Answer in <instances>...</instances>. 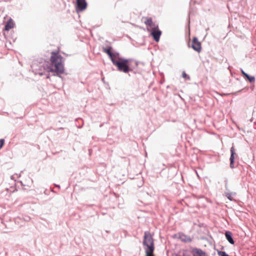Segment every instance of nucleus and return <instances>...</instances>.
<instances>
[{
    "mask_svg": "<svg viewBox=\"0 0 256 256\" xmlns=\"http://www.w3.org/2000/svg\"><path fill=\"white\" fill-rule=\"evenodd\" d=\"M4 144V140L2 138L0 140V149L3 146Z\"/></svg>",
    "mask_w": 256,
    "mask_h": 256,
    "instance_id": "aec40b11",
    "label": "nucleus"
},
{
    "mask_svg": "<svg viewBox=\"0 0 256 256\" xmlns=\"http://www.w3.org/2000/svg\"><path fill=\"white\" fill-rule=\"evenodd\" d=\"M154 248H153L152 250H150V249H146V256H154Z\"/></svg>",
    "mask_w": 256,
    "mask_h": 256,
    "instance_id": "dca6fc26",
    "label": "nucleus"
},
{
    "mask_svg": "<svg viewBox=\"0 0 256 256\" xmlns=\"http://www.w3.org/2000/svg\"><path fill=\"white\" fill-rule=\"evenodd\" d=\"M192 48L196 52H200L201 51L202 47L201 44L198 40V38L196 37L193 38L192 42Z\"/></svg>",
    "mask_w": 256,
    "mask_h": 256,
    "instance_id": "423d86ee",
    "label": "nucleus"
},
{
    "mask_svg": "<svg viewBox=\"0 0 256 256\" xmlns=\"http://www.w3.org/2000/svg\"><path fill=\"white\" fill-rule=\"evenodd\" d=\"M112 48L110 46L108 48H103V51L110 58L113 55V52H112Z\"/></svg>",
    "mask_w": 256,
    "mask_h": 256,
    "instance_id": "ddd939ff",
    "label": "nucleus"
},
{
    "mask_svg": "<svg viewBox=\"0 0 256 256\" xmlns=\"http://www.w3.org/2000/svg\"><path fill=\"white\" fill-rule=\"evenodd\" d=\"M192 252L193 256H208L204 251L196 248H194Z\"/></svg>",
    "mask_w": 256,
    "mask_h": 256,
    "instance_id": "6e6552de",
    "label": "nucleus"
},
{
    "mask_svg": "<svg viewBox=\"0 0 256 256\" xmlns=\"http://www.w3.org/2000/svg\"><path fill=\"white\" fill-rule=\"evenodd\" d=\"M14 26V21L12 18H10L6 23L4 26V30L6 31H8L10 29L12 28Z\"/></svg>",
    "mask_w": 256,
    "mask_h": 256,
    "instance_id": "f8f14e48",
    "label": "nucleus"
},
{
    "mask_svg": "<svg viewBox=\"0 0 256 256\" xmlns=\"http://www.w3.org/2000/svg\"><path fill=\"white\" fill-rule=\"evenodd\" d=\"M224 196L230 200V201H234V196H235L236 195V192H231L230 190L226 191L224 192Z\"/></svg>",
    "mask_w": 256,
    "mask_h": 256,
    "instance_id": "9b49d317",
    "label": "nucleus"
},
{
    "mask_svg": "<svg viewBox=\"0 0 256 256\" xmlns=\"http://www.w3.org/2000/svg\"><path fill=\"white\" fill-rule=\"evenodd\" d=\"M178 238L184 242H190L192 239L189 236L186 235L183 233H178Z\"/></svg>",
    "mask_w": 256,
    "mask_h": 256,
    "instance_id": "1a4fd4ad",
    "label": "nucleus"
},
{
    "mask_svg": "<svg viewBox=\"0 0 256 256\" xmlns=\"http://www.w3.org/2000/svg\"><path fill=\"white\" fill-rule=\"evenodd\" d=\"M110 58L119 72L128 74L130 72L134 71V68L130 64L132 59L120 57V54L118 52H113L112 56Z\"/></svg>",
    "mask_w": 256,
    "mask_h": 256,
    "instance_id": "f257e3e1",
    "label": "nucleus"
},
{
    "mask_svg": "<svg viewBox=\"0 0 256 256\" xmlns=\"http://www.w3.org/2000/svg\"><path fill=\"white\" fill-rule=\"evenodd\" d=\"M182 76L184 78H186L188 80H190V76L188 74H187L184 72H182Z\"/></svg>",
    "mask_w": 256,
    "mask_h": 256,
    "instance_id": "a211bd4d",
    "label": "nucleus"
},
{
    "mask_svg": "<svg viewBox=\"0 0 256 256\" xmlns=\"http://www.w3.org/2000/svg\"><path fill=\"white\" fill-rule=\"evenodd\" d=\"M56 186L58 187L59 188H60V185L56 184Z\"/></svg>",
    "mask_w": 256,
    "mask_h": 256,
    "instance_id": "393cba45",
    "label": "nucleus"
},
{
    "mask_svg": "<svg viewBox=\"0 0 256 256\" xmlns=\"http://www.w3.org/2000/svg\"><path fill=\"white\" fill-rule=\"evenodd\" d=\"M102 126H103V124H100V127H102Z\"/></svg>",
    "mask_w": 256,
    "mask_h": 256,
    "instance_id": "a878e982",
    "label": "nucleus"
},
{
    "mask_svg": "<svg viewBox=\"0 0 256 256\" xmlns=\"http://www.w3.org/2000/svg\"><path fill=\"white\" fill-rule=\"evenodd\" d=\"M180 256H190V255L188 254L186 252H183L182 254Z\"/></svg>",
    "mask_w": 256,
    "mask_h": 256,
    "instance_id": "4be33fe9",
    "label": "nucleus"
},
{
    "mask_svg": "<svg viewBox=\"0 0 256 256\" xmlns=\"http://www.w3.org/2000/svg\"><path fill=\"white\" fill-rule=\"evenodd\" d=\"M138 61H136V66H138Z\"/></svg>",
    "mask_w": 256,
    "mask_h": 256,
    "instance_id": "b1692460",
    "label": "nucleus"
},
{
    "mask_svg": "<svg viewBox=\"0 0 256 256\" xmlns=\"http://www.w3.org/2000/svg\"><path fill=\"white\" fill-rule=\"evenodd\" d=\"M240 71L242 76L244 78L248 74L246 73L242 68L240 69Z\"/></svg>",
    "mask_w": 256,
    "mask_h": 256,
    "instance_id": "412c9836",
    "label": "nucleus"
},
{
    "mask_svg": "<svg viewBox=\"0 0 256 256\" xmlns=\"http://www.w3.org/2000/svg\"><path fill=\"white\" fill-rule=\"evenodd\" d=\"M244 78L249 81L250 83L254 82H255V77L254 76H250L247 74Z\"/></svg>",
    "mask_w": 256,
    "mask_h": 256,
    "instance_id": "2eb2a0df",
    "label": "nucleus"
},
{
    "mask_svg": "<svg viewBox=\"0 0 256 256\" xmlns=\"http://www.w3.org/2000/svg\"><path fill=\"white\" fill-rule=\"evenodd\" d=\"M63 57L58 52H52L50 57L52 68L49 71L55 72L54 76H58L62 74L64 71V65L62 64Z\"/></svg>",
    "mask_w": 256,
    "mask_h": 256,
    "instance_id": "f03ea898",
    "label": "nucleus"
},
{
    "mask_svg": "<svg viewBox=\"0 0 256 256\" xmlns=\"http://www.w3.org/2000/svg\"><path fill=\"white\" fill-rule=\"evenodd\" d=\"M143 244L147 247L146 249L152 250L154 248V240L152 236L148 231L144 232Z\"/></svg>",
    "mask_w": 256,
    "mask_h": 256,
    "instance_id": "7ed1b4c3",
    "label": "nucleus"
},
{
    "mask_svg": "<svg viewBox=\"0 0 256 256\" xmlns=\"http://www.w3.org/2000/svg\"><path fill=\"white\" fill-rule=\"evenodd\" d=\"M146 18V20L144 22V24L149 26L151 28H152V27L154 26V25H157L153 23L152 18Z\"/></svg>",
    "mask_w": 256,
    "mask_h": 256,
    "instance_id": "4468645a",
    "label": "nucleus"
},
{
    "mask_svg": "<svg viewBox=\"0 0 256 256\" xmlns=\"http://www.w3.org/2000/svg\"><path fill=\"white\" fill-rule=\"evenodd\" d=\"M218 256H230L226 252L224 251H218Z\"/></svg>",
    "mask_w": 256,
    "mask_h": 256,
    "instance_id": "f3484780",
    "label": "nucleus"
},
{
    "mask_svg": "<svg viewBox=\"0 0 256 256\" xmlns=\"http://www.w3.org/2000/svg\"><path fill=\"white\" fill-rule=\"evenodd\" d=\"M224 182H225L224 187H225L226 191L230 190L228 189V180L227 179H226L224 180Z\"/></svg>",
    "mask_w": 256,
    "mask_h": 256,
    "instance_id": "6ab92c4d",
    "label": "nucleus"
},
{
    "mask_svg": "<svg viewBox=\"0 0 256 256\" xmlns=\"http://www.w3.org/2000/svg\"><path fill=\"white\" fill-rule=\"evenodd\" d=\"M24 220L26 221V222H28L30 220V218L29 216H26L24 218Z\"/></svg>",
    "mask_w": 256,
    "mask_h": 256,
    "instance_id": "5701e85b",
    "label": "nucleus"
},
{
    "mask_svg": "<svg viewBox=\"0 0 256 256\" xmlns=\"http://www.w3.org/2000/svg\"><path fill=\"white\" fill-rule=\"evenodd\" d=\"M225 236L226 240L232 244H234V241L233 239L232 234L230 231H226L225 232Z\"/></svg>",
    "mask_w": 256,
    "mask_h": 256,
    "instance_id": "9d476101",
    "label": "nucleus"
},
{
    "mask_svg": "<svg viewBox=\"0 0 256 256\" xmlns=\"http://www.w3.org/2000/svg\"><path fill=\"white\" fill-rule=\"evenodd\" d=\"M230 167L232 168H234L236 167V166L234 165V158L235 156H236V154L235 152V149L234 146H232L230 148Z\"/></svg>",
    "mask_w": 256,
    "mask_h": 256,
    "instance_id": "0eeeda50",
    "label": "nucleus"
},
{
    "mask_svg": "<svg viewBox=\"0 0 256 256\" xmlns=\"http://www.w3.org/2000/svg\"><path fill=\"white\" fill-rule=\"evenodd\" d=\"M148 30L150 32V36L155 42H159L160 36L162 35V31L159 30L158 25H154V26L152 27L151 30L148 28Z\"/></svg>",
    "mask_w": 256,
    "mask_h": 256,
    "instance_id": "20e7f679",
    "label": "nucleus"
},
{
    "mask_svg": "<svg viewBox=\"0 0 256 256\" xmlns=\"http://www.w3.org/2000/svg\"><path fill=\"white\" fill-rule=\"evenodd\" d=\"M87 6L88 4L86 0H76V10L77 12L84 11Z\"/></svg>",
    "mask_w": 256,
    "mask_h": 256,
    "instance_id": "39448f33",
    "label": "nucleus"
}]
</instances>
